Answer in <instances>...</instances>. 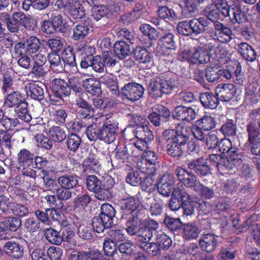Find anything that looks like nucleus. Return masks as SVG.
<instances>
[{"mask_svg":"<svg viewBox=\"0 0 260 260\" xmlns=\"http://www.w3.org/2000/svg\"><path fill=\"white\" fill-rule=\"evenodd\" d=\"M178 85L175 77L166 78L164 74L152 79L149 83L148 90L150 96L160 98L164 94H169Z\"/></svg>","mask_w":260,"mask_h":260,"instance_id":"nucleus-1","label":"nucleus"},{"mask_svg":"<svg viewBox=\"0 0 260 260\" xmlns=\"http://www.w3.org/2000/svg\"><path fill=\"white\" fill-rule=\"evenodd\" d=\"M113 114H102L98 117V122L102 123L101 128V140L110 143L116 139L118 122Z\"/></svg>","mask_w":260,"mask_h":260,"instance_id":"nucleus-2","label":"nucleus"},{"mask_svg":"<svg viewBox=\"0 0 260 260\" xmlns=\"http://www.w3.org/2000/svg\"><path fill=\"white\" fill-rule=\"evenodd\" d=\"M180 59L186 60L192 64H206L210 61V55L207 50L203 47L193 48L186 47L181 49L179 52Z\"/></svg>","mask_w":260,"mask_h":260,"instance_id":"nucleus-3","label":"nucleus"},{"mask_svg":"<svg viewBox=\"0 0 260 260\" xmlns=\"http://www.w3.org/2000/svg\"><path fill=\"white\" fill-rule=\"evenodd\" d=\"M239 155H232L223 157L220 154H212L209 155V161L215 166L218 171L222 175L232 173L231 170L239 166L242 160Z\"/></svg>","mask_w":260,"mask_h":260,"instance_id":"nucleus-4","label":"nucleus"},{"mask_svg":"<svg viewBox=\"0 0 260 260\" xmlns=\"http://www.w3.org/2000/svg\"><path fill=\"white\" fill-rule=\"evenodd\" d=\"M190 129L189 127L184 124H178L176 129H167L163 133V136L167 140L177 143L185 147L188 141Z\"/></svg>","mask_w":260,"mask_h":260,"instance_id":"nucleus-5","label":"nucleus"},{"mask_svg":"<svg viewBox=\"0 0 260 260\" xmlns=\"http://www.w3.org/2000/svg\"><path fill=\"white\" fill-rule=\"evenodd\" d=\"M216 125V121L214 117L210 115H205L192 126L191 132L197 140H201L204 138L203 130L209 131L214 128Z\"/></svg>","mask_w":260,"mask_h":260,"instance_id":"nucleus-6","label":"nucleus"},{"mask_svg":"<svg viewBox=\"0 0 260 260\" xmlns=\"http://www.w3.org/2000/svg\"><path fill=\"white\" fill-rule=\"evenodd\" d=\"M122 94L131 102H135L140 100L143 96L144 88L137 83H128L121 89Z\"/></svg>","mask_w":260,"mask_h":260,"instance_id":"nucleus-7","label":"nucleus"},{"mask_svg":"<svg viewBox=\"0 0 260 260\" xmlns=\"http://www.w3.org/2000/svg\"><path fill=\"white\" fill-rule=\"evenodd\" d=\"M174 176L169 173H165L158 179L157 183V190L160 194L169 197L172 192L174 187Z\"/></svg>","mask_w":260,"mask_h":260,"instance_id":"nucleus-8","label":"nucleus"},{"mask_svg":"<svg viewBox=\"0 0 260 260\" xmlns=\"http://www.w3.org/2000/svg\"><path fill=\"white\" fill-rule=\"evenodd\" d=\"M214 26L215 29L214 39L221 43H228L233 38L232 31L229 27L219 22L214 23Z\"/></svg>","mask_w":260,"mask_h":260,"instance_id":"nucleus-9","label":"nucleus"},{"mask_svg":"<svg viewBox=\"0 0 260 260\" xmlns=\"http://www.w3.org/2000/svg\"><path fill=\"white\" fill-rule=\"evenodd\" d=\"M236 87L232 84H222L218 85L215 89L216 94L222 101H230L235 95Z\"/></svg>","mask_w":260,"mask_h":260,"instance_id":"nucleus-10","label":"nucleus"},{"mask_svg":"<svg viewBox=\"0 0 260 260\" xmlns=\"http://www.w3.org/2000/svg\"><path fill=\"white\" fill-rule=\"evenodd\" d=\"M207 163L206 159L200 158L189 161L187 165L189 169L193 170L198 175L203 177L210 173V169Z\"/></svg>","mask_w":260,"mask_h":260,"instance_id":"nucleus-11","label":"nucleus"},{"mask_svg":"<svg viewBox=\"0 0 260 260\" xmlns=\"http://www.w3.org/2000/svg\"><path fill=\"white\" fill-rule=\"evenodd\" d=\"M176 174L180 182L187 187L193 188V190L197 184L200 183L197 181L195 175L182 167L176 169Z\"/></svg>","mask_w":260,"mask_h":260,"instance_id":"nucleus-12","label":"nucleus"},{"mask_svg":"<svg viewBox=\"0 0 260 260\" xmlns=\"http://www.w3.org/2000/svg\"><path fill=\"white\" fill-rule=\"evenodd\" d=\"M214 55L216 67L224 65L231 61V54L223 45H219L214 47Z\"/></svg>","mask_w":260,"mask_h":260,"instance_id":"nucleus-13","label":"nucleus"},{"mask_svg":"<svg viewBox=\"0 0 260 260\" xmlns=\"http://www.w3.org/2000/svg\"><path fill=\"white\" fill-rule=\"evenodd\" d=\"M66 10L74 19H81L85 14L83 7L77 0L66 1Z\"/></svg>","mask_w":260,"mask_h":260,"instance_id":"nucleus-14","label":"nucleus"},{"mask_svg":"<svg viewBox=\"0 0 260 260\" xmlns=\"http://www.w3.org/2000/svg\"><path fill=\"white\" fill-rule=\"evenodd\" d=\"M139 201L135 198L130 197L125 199H122L120 201V207L122 210V217L123 218V211L126 214H130L131 215L134 214L135 211L137 209L139 206Z\"/></svg>","mask_w":260,"mask_h":260,"instance_id":"nucleus-15","label":"nucleus"},{"mask_svg":"<svg viewBox=\"0 0 260 260\" xmlns=\"http://www.w3.org/2000/svg\"><path fill=\"white\" fill-rule=\"evenodd\" d=\"M43 86V85L39 83H29L25 87L27 95L35 100H42L44 98Z\"/></svg>","mask_w":260,"mask_h":260,"instance_id":"nucleus-16","label":"nucleus"},{"mask_svg":"<svg viewBox=\"0 0 260 260\" xmlns=\"http://www.w3.org/2000/svg\"><path fill=\"white\" fill-rule=\"evenodd\" d=\"M4 250L9 256L15 259L21 258L24 253L23 247L15 242H7L4 246Z\"/></svg>","mask_w":260,"mask_h":260,"instance_id":"nucleus-17","label":"nucleus"},{"mask_svg":"<svg viewBox=\"0 0 260 260\" xmlns=\"http://www.w3.org/2000/svg\"><path fill=\"white\" fill-rule=\"evenodd\" d=\"M52 90L57 97L62 98L70 95V88L68 83L64 80L55 78L52 81Z\"/></svg>","mask_w":260,"mask_h":260,"instance_id":"nucleus-18","label":"nucleus"},{"mask_svg":"<svg viewBox=\"0 0 260 260\" xmlns=\"http://www.w3.org/2000/svg\"><path fill=\"white\" fill-rule=\"evenodd\" d=\"M217 236L211 234H204L200 240L202 249L208 252L215 250L217 245Z\"/></svg>","mask_w":260,"mask_h":260,"instance_id":"nucleus-19","label":"nucleus"},{"mask_svg":"<svg viewBox=\"0 0 260 260\" xmlns=\"http://www.w3.org/2000/svg\"><path fill=\"white\" fill-rule=\"evenodd\" d=\"M20 26H23L26 29L34 30L35 24L34 20L29 16H26L22 12H14L11 17Z\"/></svg>","mask_w":260,"mask_h":260,"instance_id":"nucleus-20","label":"nucleus"},{"mask_svg":"<svg viewBox=\"0 0 260 260\" xmlns=\"http://www.w3.org/2000/svg\"><path fill=\"white\" fill-rule=\"evenodd\" d=\"M82 85L87 92L93 95H98L102 92L100 81L93 77L84 79Z\"/></svg>","mask_w":260,"mask_h":260,"instance_id":"nucleus-21","label":"nucleus"},{"mask_svg":"<svg viewBox=\"0 0 260 260\" xmlns=\"http://www.w3.org/2000/svg\"><path fill=\"white\" fill-rule=\"evenodd\" d=\"M237 50L242 57L247 61L255 60L256 53L253 48L246 43L242 42L237 45Z\"/></svg>","mask_w":260,"mask_h":260,"instance_id":"nucleus-22","label":"nucleus"},{"mask_svg":"<svg viewBox=\"0 0 260 260\" xmlns=\"http://www.w3.org/2000/svg\"><path fill=\"white\" fill-rule=\"evenodd\" d=\"M135 58L140 63H150L153 61L152 55L146 48L138 46L134 50Z\"/></svg>","mask_w":260,"mask_h":260,"instance_id":"nucleus-23","label":"nucleus"},{"mask_svg":"<svg viewBox=\"0 0 260 260\" xmlns=\"http://www.w3.org/2000/svg\"><path fill=\"white\" fill-rule=\"evenodd\" d=\"M92 123L89 125L86 128V134L90 141H95L99 139L101 140V128L100 124L101 122H98V117L94 118Z\"/></svg>","mask_w":260,"mask_h":260,"instance_id":"nucleus-24","label":"nucleus"},{"mask_svg":"<svg viewBox=\"0 0 260 260\" xmlns=\"http://www.w3.org/2000/svg\"><path fill=\"white\" fill-rule=\"evenodd\" d=\"M218 148L221 153H228L229 156L239 155L240 156V159L242 160V155L238 152V150L236 148L232 147V142L230 139H222L218 143Z\"/></svg>","mask_w":260,"mask_h":260,"instance_id":"nucleus-25","label":"nucleus"},{"mask_svg":"<svg viewBox=\"0 0 260 260\" xmlns=\"http://www.w3.org/2000/svg\"><path fill=\"white\" fill-rule=\"evenodd\" d=\"M47 134L50 139L55 142H60L63 141L66 138V134L63 128L58 126L50 127Z\"/></svg>","mask_w":260,"mask_h":260,"instance_id":"nucleus-26","label":"nucleus"},{"mask_svg":"<svg viewBox=\"0 0 260 260\" xmlns=\"http://www.w3.org/2000/svg\"><path fill=\"white\" fill-rule=\"evenodd\" d=\"M48 60L51 69L54 72L61 73L63 71L64 68L59 54L56 52L50 53L48 55Z\"/></svg>","mask_w":260,"mask_h":260,"instance_id":"nucleus-27","label":"nucleus"},{"mask_svg":"<svg viewBox=\"0 0 260 260\" xmlns=\"http://www.w3.org/2000/svg\"><path fill=\"white\" fill-rule=\"evenodd\" d=\"M149 124L138 126L134 131V134L137 139H142L148 141H151L154 139L152 131L148 126Z\"/></svg>","mask_w":260,"mask_h":260,"instance_id":"nucleus-28","label":"nucleus"},{"mask_svg":"<svg viewBox=\"0 0 260 260\" xmlns=\"http://www.w3.org/2000/svg\"><path fill=\"white\" fill-rule=\"evenodd\" d=\"M57 182L63 188L70 189L76 187L78 183V178L73 175H62L58 178Z\"/></svg>","mask_w":260,"mask_h":260,"instance_id":"nucleus-29","label":"nucleus"},{"mask_svg":"<svg viewBox=\"0 0 260 260\" xmlns=\"http://www.w3.org/2000/svg\"><path fill=\"white\" fill-rule=\"evenodd\" d=\"M200 101L203 106L206 108L214 109L218 104V100L212 93L205 92L201 94Z\"/></svg>","mask_w":260,"mask_h":260,"instance_id":"nucleus-30","label":"nucleus"},{"mask_svg":"<svg viewBox=\"0 0 260 260\" xmlns=\"http://www.w3.org/2000/svg\"><path fill=\"white\" fill-rule=\"evenodd\" d=\"M141 219L137 215L134 214L130 215L126 222V231L130 235H135L141 226Z\"/></svg>","mask_w":260,"mask_h":260,"instance_id":"nucleus-31","label":"nucleus"},{"mask_svg":"<svg viewBox=\"0 0 260 260\" xmlns=\"http://www.w3.org/2000/svg\"><path fill=\"white\" fill-rule=\"evenodd\" d=\"M100 167L99 161L95 156L90 154L84 159L82 163L84 171L93 173L98 169Z\"/></svg>","mask_w":260,"mask_h":260,"instance_id":"nucleus-32","label":"nucleus"},{"mask_svg":"<svg viewBox=\"0 0 260 260\" xmlns=\"http://www.w3.org/2000/svg\"><path fill=\"white\" fill-rule=\"evenodd\" d=\"M114 51L119 59H123L131 53L129 46L125 42H116L113 47Z\"/></svg>","mask_w":260,"mask_h":260,"instance_id":"nucleus-33","label":"nucleus"},{"mask_svg":"<svg viewBox=\"0 0 260 260\" xmlns=\"http://www.w3.org/2000/svg\"><path fill=\"white\" fill-rule=\"evenodd\" d=\"M135 235L138 237L137 242L138 246H140L150 241L153 236V232L145 226L141 225Z\"/></svg>","mask_w":260,"mask_h":260,"instance_id":"nucleus-34","label":"nucleus"},{"mask_svg":"<svg viewBox=\"0 0 260 260\" xmlns=\"http://www.w3.org/2000/svg\"><path fill=\"white\" fill-rule=\"evenodd\" d=\"M23 101L22 95L19 91H13L7 96L5 105L8 107H16Z\"/></svg>","mask_w":260,"mask_h":260,"instance_id":"nucleus-35","label":"nucleus"},{"mask_svg":"<svg viewBox=\"0 0 260 260\" xmlns=\"http://www.w3.org/2000/svg\"><path fill=\"white\" fill-rule=\"evenodd\" d=\"M183 193H185V192L179 188H174L169 204V207L171 210L177 211L180 208L182 199L180 197H181L180 194H183Z\"/></svg>","mask_w":260,"mask_h":260,"instance_id":"nucleus-36","label":"nucleus"},{"mask_svg":"<svg viewBox=\"0 0 260 260\" xmlns=\"http://www.w3.org/2000/svg\"><path fill=\"white\" fill-rule=\"evenodd\" d=\"M192 33L196 35L200 34L205 30V27L208 25L206 19L204 18H194L189 21Z\"/></svg>","mask_w":260,"mask_h":260,"instance_id":"nucleus-37","label":"nucleus"},{"mask_svg":"<svg viewBox=\"0 0 260 260\" xmlns=\"http://www.w3.org/2000/svg\"><path fill=\"white\" fill-rule=\"evenodd\" d=\"M182 199L181 208L183 214L186 215H191L194 212V203L191 201L189 196L186 193L180 194Z\"/></svg>","mask_w":260,"mask_h":260,"instance_id":"nucleus-38","label":"nucleus"},{"mask_svg":"<svg viewBox=\"0 0 260 260\" xmlns=\"http://www.w3.org/2000/svg\"><path fill=\"white\" fill-rule=\"evenodd\" d=\"M27 55L36 53L40 48L41 43L40 40L36 37L31 36L24 41Z\"/></svg>","mask_w":260,"mask_h":260,"instance_id":"nucleus-39","label":"nucleus"},{"mask_svg":"<svg viewBox=\"0 0 260 260\" xmlns=\"http://www.w3.org/2000/svg\"><path fill=\"white\" fill-rule=\"evenodd\" d=\"M161 46L166 49L175 50L177 48L174 36L171 32L164 35L159 39Z\"/></svg>","mask_w":260,"mask_h":260,"instance_id":"nucleus-40","label":"nucleus"},{"mask_svg":"<svg viewBox=\"0 0 260 260\" xmlns=\"http://www.w3.org/2000/svg\"><path fill=\"white\" fill-rule=\"evenodd\" d=\"M62 58L64 63L71 66L74 68V71H76L77 68L76 67L75 56L72 47L69 46L64 49Z\"/></svg>","mask_w":260,"mask_h":260,"instance_id":"nucleus-41","label":"nucleus"},{"mask_svg":"<svg viewBox=\"0 0 260 260\" xmlns=\"http://www.w3.org/2000/svg\"><path fill=\"white\" fill-rule=\"evenodd\" d=\"M27 104L23 101L18 106L15 107V111L20 119L26 122H29L32 120V118L27 111Z\"/></svg>","mask_w":260,"mask_h":260,"instance_id":"nucleus-42","label":"nucleus"},{"mask_svg":"<svg viewBox=\"0 0 260 260\" xmlns=\"http://www.w3.org/2000/svg\"><path fill=\"white\" fill-rule=\"evenodd\" d=\"M156 163L138 161L137 166L140 171L150 176H153L155 174L156 172Z\"/></svg>","mask_w":260,"mask_h":260,"instance_id":"nucleus-43","label":"nucleus"},{"mask_svg":"<svg viewBox=\"0 0 260 260\" xmlns=\"http://www.w3.org/2000/svg\"><path fill=\"white\" fill-rule=\"evenodd\" d=\"M100 79L101 82L107 86L113 94H117L119 93L118 86L115 77L106 75L102 77Z\"/></svg>","mask_w":260,"mask_h":260,"instance_id":"nucleus-44","label":"nucleus"},{"mask_svg":"<svg viewBox=\"0 0 260 260\" xmlns=\"http://www.w3.org/2000/svg\"><path fill=\"white\" fill-rule=\"evenodd\" d=\"M184 236L187 239H195L198 237L200 230L193 223H188L183 227Z\"/></svg>","mask_w":260,"mask_h":260,"instance_id":"nucleus-45","label":"nucleus"},{"mask_svg":"<svg viewBox=\"0 0 260 260\" xmlns=\"http://www.w3.org/2000/svg\"><path fill=\"white\" fill-rule=\"evenodd\" d=\"M19 164L22 167L30 165L32 159V155L26 149H21L17 155Z\"/></svg>","mask_w":260,"mask_h":260,"instance_id":"nucleus-46","label":"nucleus"},{"mask_svg":"<svg viewBox=\"0 0 260 260\" xmlns=\"http://www.w3.org/2000/svg\"><path fill=\"white\" fill-rule=\"evenodd\" d=\"M14 75L13 72L4 74L2 89L5 92H10L15 89Z\"/></svg>","mask_w":260,"mask_h":260,"instance_id":"nucleus-47","label":"nucleus"},{"mask_svg":"<svg viewBox=\"0 0 260 260\" xmlns=\"http://www.w3.org/2000/svg\"><path fill=\"white\" fill-rule=\"evenodd\" d=\"M80 138L75 134H72L68 136L67 140L68 148L73 152L76 151L81 144Z\"/></svg>","mask_w":260,"mask_h":260,"instance_id":"nucleus-48","label":"nucleus"},{"mask_svg":"<svg viewBox=\"0 0 260 260\" xmlns=\"http://www.w3.org/2000/svg\"><path fill=\"white\" fill-rule=\"evenodd\" d=\"M158 14L160 18L168 20L174 21L177 18L175 11L166 6H162L159 8Z\"/></svg>","mask_w":260,"mask_h":260,"instance_id":"nucleus-49","label":"nucleus"},{"mask_svg":"<svg viewBox=\"0 0 260 260\" xmlns=\"http://www.w3.org/2000/svg\"><path fill=\"white\" fill-rule=\"evenodd\" d=\"M79 224V219L74 215L66 217L61 221V225L68 230H75L78 228Z\"/></svg>","mask_w":260,"mask_h":260,"instance_id":"nucleus-50","label":"nucleus"},{"mask_svg":"<svg viewBox=\"0 0 260 260\" xmlns=\"http://www.w3.org/2000/svg\"><path fill=\"white\" fill-rule=\"evenodd\" d=\"M89 28L85 24L77 25L73 30V38L75 40L83 39L87 35Z\"/></svg>","mask_w":260,"mask_h":260,"instance_id":"nucleus-51","label":"nucleus"},{"mask_svg":"<svg viewBox=\"0 0 260 260\" xmlns=\"http://www.w3.org/2000/svg\"><path fill=\"white\" fill-rule=\"evenodd\" d=\"M45 236L48 241L52 244L59 245L61 243L59 232L52 228L46 230Z\"/></svg>","mask_w":260,"mask_h":260,"instance_id":"nucleus-52","label":"nucleus"},{"mask_svg":"<svg viewBox=\"0 0 260 260\" xmlns=\"http://www.w3.org/2000/svg\"><path fill=\"white\" fill-rule=\"evenodd\" d=\"M156 242L159 245L160 249L164 250L168 249L171 246L172 243L171 238L168 235L164 233L157 234Z\"/></svg>","mask_w":260,"mask_h":260,"instance_id":"nucleus-53","label":"nucleus"},{"mask_svg":"<svg viewBox=\"0 0 260 260\" xmlns=\"http://www.w3.org/2000/svg\"><path fill=\"white\" fill-rule=\"evenodd\" d=\"M184 148V147L171 141L167 145L168 153L173 157L180 156L182 154Z\"/></svg>","mask_w":260,"mask_h":260,"instance_id":"nucleus-54","label":"nucleus"},{"mask_svg":"<svg viewBox=\"0 0 260 260\" xmlns=\"http://www.w3.org/2000/svg\"><path fill=\"white\" fill-rule=\"evenodd\" d=\"M92 16L96 21L109 13V10L103 5L94 6L91 9Z\"/></svg>","mask_w":260,"mask_h":260,"instance_id":"nucleus-55","label":"nucleus"},{"mask_svg":"<svg viewBox=\"0 0 260 260\" xmlns=\"http://www.w3.org/2000/svg\"><path fill=\"white\" fill-rule=\"evenodd\" d=\"M139 247L152 256L157 255L160 252V248L156 242L149 243L148 242Z\"/></svg>","mask_w":260,"mask_h":260,"instance_id":"nucleus-56","label":"nucleus"},{"mask_svg":"<svg viewBox=\"0 0 260 260\" xmlns=\"http://www.w3.org/2000/svg\"><path fill=\"white\" fill-rule=\"evenodd\" d=\"M68 114L67 112L62 109L54 110L52 112L51 116L53 120L56 124H62L66 121Z\"/></svg>","mask_w":260,"mask_h":260,"instance_id":"nucleus-57","label":"nucleus"},{"mask_svg":"<svg viewBox=\"0 0 260 260\" xmlns=\"http://www.w3.org/2000/svg\"><path fill=\"white\" fill-rule=\"evenodd\" d=\"M200 141L205 143L208 148H214L218 143L217 137L213 132H210L208 135L204 133V138Z\"/></svg>","mask_w":260,"mask_h":260,"instance_id":"nucleus-58","label":"nucleus"},{"mask_svg":"<svg viewBox=\"0 0 260 260\" xmlns=\"http://www.w3.org/2000/svg\"><path fill=\"white\" fill-rule=\"evenodd\" d=\"M35 139L38 147L48 150L52 148V143L49 137H47L43 134H38L35 137Z\"/></svg>","mask_w":260,"mask_h":260,"instance_id":"nucleus-59","label":"nucleus"},{"mask_svg":"<svg viewBox=\"0 0 260 260\" xmlns=\"http://www.w3.org/2000/svg\"><path fill=\"white\" fill-rule=\"evenodd\" d=\"M194 190L200 193L206 199H210L214 196V193L212 189L204 186L200 182L197 183L195 186Z\"/></svg>","mask_w":260,"mask_h":260,"instance_id":"nucleus-60","label":"nucleus"},{"mask_svg":"<svg viewBox=\"0 0 260 260\" xmlns=\"http://www.w3.org/2000/svg\"><path fill=\"white\" fill-rule=\"evenodd\" d=\"M164 203L159 199H155L151 202L150 207V211L152 215L157 216L159 215L163 210Z\"/></svg>","mask_w":260,"mask_h":260,"instance_id":"nucleus-61","label":"nucleus"},{"mask_svg":"<svg viewBox=\"0 0 260 260\" xmlns=\"http://www.w3.org/2000/svg\"><path fill=\"white\" fill-rule=\"evenodd\" d=\"M227 16L230 17L233 22L240 23L242 20L243 14L240 8L235 6L230 8V15H227Z\"/></svg>","mask_w":260,"mask_h":260,"instance_id":"nucleus-62","label":"nucleus"},{"mask_svg":"<svg viewBox=\"0 0 260 260\" xmlns=\"http://www.w3.org/2000/svg\"><path fill=\"white\" fill-rule=\"evenodd\" d=\"M252 218V216L247 219L246 224L251 228L253 239L258 244H260V224L258 223L251 224Z\"/></svg>","mask_w":260,"mask_h":260,"instance_id":"nucleus-63","label":"nucleus"},{"mask_svg":"<svg viewBox=\"0 0 260 260\" xmlns=\"http://www.w3.org/2000/svg\"><path fill=\"white\" fill-rule=\"evenodd\" d=\"M247 122L248 124H258L260 129V108L253 110L250 113Z\"/></svg>","mask_w":260,"mask_h":260,"instance_id":"nucleus-64","label":"nucleus"}]
</instances>
